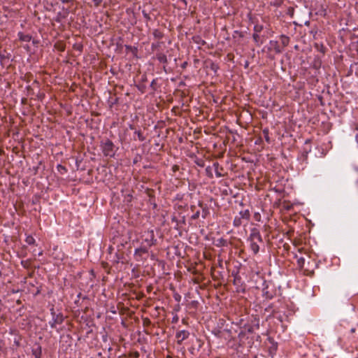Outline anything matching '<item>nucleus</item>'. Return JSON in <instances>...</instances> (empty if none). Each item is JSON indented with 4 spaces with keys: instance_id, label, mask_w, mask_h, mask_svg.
<instances>
[{
    "instance_id": "nucleus-48",
    "label": "nucleus",
    "mask_w": 358,
    "mask_h": 358,
    "mask_svg": "<svg viewBox=\"0 0 358 358\" xmlns=\"http://www.w3.org/2000/svg\"><path fill=\"white\" fill-rule=\"evenodd\" d=\"M173 320H178V318L173 317Z\"/></svg>"
},
{
    "instance_id": "nucleus-1",
    "label": "nucleus",
    "mask_w": 358,
    "mask_h": 358,
    "mask_svg": "<svg viewBox=\"0 0 358 358\" xmlns=\"http://www.w3.org/2000/svg\"><path fill=\"white\" fill-rule=\"evenodd\" d=\"M250 283V288L259 289L264 285V278L260 275V269L257 267L255 270H252L250 274V280H248Z\"/></svg>"
},
{
    "instance_id": "nucleus-23",
    "label": "nucleus",
    "mask_w": 358,
    "mask_h": 358,
    "mask_svg": "<svg viewBox=\"0 0 358 358\" xmlns=\"http://www.w3.org/2000/svg\"><path fill=\"white\" fill-rule=\"evenodd\" d=\"M171 222L173 223H175V227H174L176 229H178L180 222L178 221V220L177 219V217L176 216H172Z\"/></svg>"
},
{
    "instance_id": "nucleus-36",
    "label": "nucleus",
    "mask_w": 358,
    "mask_h": 358,
    "mask_svg": "<svg viewBox=\"0 0 358 358\" xmlns=\"http://www.w3.org/2000/svg\"><path fill=\"white\" fill-rule=\"evenodd\" d=\"M196 164L199 166H201L203 167L204 166V164H203V161H201V162H196Z\"/></svg>"
},
{
    "instance_id": "nucleus-13",
    "label": "nucleus",
    "mask_w": 358,
    "mask_h": 358,
    "mask_svg": "<svg viewBox=\"0 0 358 358\" xmlns=\"http://www.w3.org/2000/svg\"><path fill=\"white\" fill-rule=\"evenodd\" d=\"M192 40L194 43H196L199 46H202L206 44V41L203 40L199 36H193Z\"/></svg>"
},
{
    "instance_id": "nucleus-49",
    "label": "nucleus",
    "mask_w": 358,
    "mask_h": 358,
    "mask_svg": "<svg viewBox=\"0 0 358 358\" xmlns=\"http://www.w3.org/2000/svg\"><path fill=\"white\" fill-rule=\"evenodd\" d=\"M173 320H178V318L173 317Z\"/></svg>"
},
{
    "instance_id": "nucleus-46",
    "label": "nucleus",
    "mask_w": 358,
    "mask_h": 358,
    "mask_svg": "<svg viewBox=\"0 0 358 358\" xmlns=\"http://www.w3.org/2000/svg\"><path fill=\"white\" fill-rule=\"evenodd\" d=\"M355 329H351V332H355Z\"/></svg>"
},
{
    "instance_id": "nucleus-41",
    "label": "nucleus",
    "mask_w": 358,
    "mask_h": 358,
    "mask_svg": "<svg viewBox=\"0 0 358 358\" xmlns=\"http://www.w3.org/2000/svg\"><path fill=\"white\" fill-rule=\"evenodd\" d=\"M173 169L175 171V170H176V169H178V167H177V166H176V168H175V167H173Z\"/></svg>"
},
{
    "instance_id": "nucleus-51",
    "label": "nucleus",
    "mask_w": 358,
    "mask_h": 358,
    "mask_svg": "<svg viewBox=\"0 0 358 358\" xmlns=\"http://www.w3.org/2000/svg\"><path fill=\"white\" fill-rule=\"evenodd\" d=\"M24 48H27V50H29V46H27V47H24Z\"/></svg>"
},
{
    "instance_id": "nucleus-17",
    "label": "nucleus",
    "mask_w": 358,
    "mask_h": 358,
    "mask_svg": "<svg viewBox=\"0 0 358 358\" xmlns=\"http://www.w3.org/2000/svg\"><path fill=\"white\" fill-rule=\"evenodd\" d=\"M253 39L255 41V43H257V44L262 43V38L257 33L253 34Z\"/></svg>"
},
{
    "instance_id": "nucleus-7",
    "label": "nucleus",
    "mask_w": 358,
    "mask_h": 358,
    "mask_svg": "<svg viewBox=\"0 0 358 358\" xmlns=\"http://www.w3.org/2000/svg\"><path fill=\"white\" fill-rule=\"evenodd\" d=\"M150 248H147L145 245L141 244L140 247L137 248L134 250V257L136 260L139 261L143 259V255L148 254Z\"/></svg>"
},
{
    "instance_id": "nucleus-4",
    "label": "nucleus",
    "mask_w": 358,
    "mask_h": 358,
    "mask_svg": "<svg viewBox=\"0 0 358 358\" xmlns=\"http://www.w3.org/2000/svg\"><path fill=\"white\" fill-rule=\"evenodd\" d=\"M142 237L143 241L141 244L145 245L147 248H150L157 243V239L155 238L153 230L145 231Z\"/></svg>"
},
{
    "instance_id": "nucleus-2",
    "label": "nucleus",
    "mask_w": 358,
    "mask_h": 358,
    "mask_svg": "<svg viewBox=\"0 0 358 358\" xmlns=\"http://www.w3.org/2000/svg\"><path fill=\"white\" fill-rule=\"evenodd\" d=\"M250 241L251 250L254 254H257L259 250V243H262L261 235L257 229H252L251 230Z\"/></svg>"
},
{
    "instance_id": "nucleus-40",
    "label": "nucleus",
    "mask_w": 358,
    "mask_h": 358,
    "mask_svg": "<svg viewBox=\"0 0 358 358\" xmlns=\"http://www.w3.org/2000/svg\"><path fill=\"white\" fill-rule=\"evenodd\" d=\"M181 222L185 223V217H182V220H181Z\"/></svg>"
},
{
    "instance_id": "nucleus-28",
    "label": "nucleus",
    "mask_w": 358,
    "mask_h": 358,
    "mask_svg": "<svg viewBox=\"0 0 358 358\" xmlns=\"http://www.w3.org/2000/svg\"><path fill=\"white\" fill-rule=\"evenodd\" d=\"M200 212L198 210L194 214H193L191 217L192 220H196L199 217Z\"/></svg>"
},
{
    "instance_id": "nucleus-52",
    "label": "nucleus",
    "mask_w": 358,
    "mask_h": 358,
    "mask_svg": "<svg viewBox=\"0 0 358 358\" xmlns=\"http://www.w3.org/2000/svg\"><path fill=\"white\" fill-rule=\"evenodd\" d=\"M1 275V272L0 271V275Z\"/></svg>"
},
{
    "instance_id": "nucleus-27",
    "label": "nucleus",
    "mask_w": 358,
    "mask_h": 358,
    "mask_svg": "<svg viewBox=\"0 0 358 358\" xmlns=\"http://www.w3.org/2000/svg\"><path fill=\"white\" fill-rule=\"evenodd\" d=\"M264 138L266 141V142L269 143L270 138H269L268 132L267 130H264Z\"/></svg>"
},
{
    "instance_id": "nucleus-31",
    "label": "nucleus",
    "mask_w": 358,
    "mask_h": 358,
    "mask_svg": "<svg viewBox=\"0 0 358 358\" xmlns=\"http://www.w3.org/2000/svg\"><path fill=\"white\" fill-rule=\"evenodd\" d=\"M208 214V210L207 208H203L202 212V217L206 218L207 215Z\"/></svg>"
},
{
    "instance_id": "nucleus-29",
    "label": "nucleus",
    "mask_w": 358,
    "mask_h": 358,
    "mask_svg": "<svg viewBox=\"0 0 358 358\" xmlns=\"http://www.w3.org/2000/svg\"><path fill=\"white\" fill-rule=\"evenodd\" d=\"M94 6L99 7L102 3V0H92Z\"/></svg>"
},
{
    "instance_id": "nucleus-8",
    "label": "nucleus",
    "mask_w": 358,
    "mask_h": 358,
    "mask_svg": "<svg viewBox=\"0 0 358 358\" xmlns=\"http://www.w3.org/2000/svg\"><path fill=\"white\" fill-rule=\"evenodd\" d=\"M189 336V332L186 330H181L176 333V337L177 338V343L181 344L183 341L187 339Z\"/></svg>"
},
{
    "instance_id": "nucleus-38",
    "label": "nucleus",
    "mask_w": 358,
    "mask_h": 358,
    "mask_svg": "<svg viewBox=\"0 0 358 358\" xmlns=\"http://www.w3.org/2000/svg\"><path fill=\"white\" fill-rule=\"evenodd\" d=\"M138 90L141 91V92H144V87H138Z\"/></svg>"
},
{
    "instance_id": "nucleus-53",
    "label": "nucleus",
    "mask_w": 358,
    "mask_h": 358,
    "mask_svg": "<svg viewBox=\"0 0 358 358\" xmlns=\"http://www.w3.org/2000/svg\"><path fill=\"white\" fill-rule=\"evenodd\" d=\"M255 358H257V357H255Z\"/></svg>"
},
{
    "instance_id": "nucleus-43",
    "label": "nucleus",
    "mask_w": 358,
    "mask_h": 358,
    "mask_svg": "<svg viewBox=\"0 0 358 358\" xmlns=\"http://www.w3.org/2000/svg\"><path fill=\"white\" fill-rule=\"evenodd\" d=\"M173 169L175 171V170H176V169H178V167H177V166H176V168H175V167H173Z\"/></svg>"
},
{
    "instance_id": "nucleus-16",
    "label": "nucleus",
    "mask_w": 358,
    "mask_h": 358,
    "mask_svg": "<svg viewBox=\"0 0 358 358\" xmlns=\"http://www.w3.org/2000/svg\"><path fill=\"white\" fill-rule=\"evenodd\" d=\"M25 242L28 245H34L35 243V239L32 236L29 235L26 237Z\"/></svg>"
},
{
    "instance_id": "nucleus-34",
    "label": "nucleus",
    "mask_w": 358,
    "mask_h": 358,
    "mask_svg": "<svg viewBox=\"0 0 358 358\" xmlns=\"http://www.w3.org/2000/svg\"><path fill=\"white\" fill-rule=\"evenodd\" d=\"M21 264L23 267L27 268L28 267V262L27 261H22Z\"/></svg>"
},
{
    "instance_id": "nucleus-32",
    "label": "nucleus",
    "mask_w": 358,
    "mask_h": 358,
    "mask_svg": "<svg viewBox=\"0 0 358 358\" xmlns=\"http://www.w3.org/2000/svg\"><path fill=\"white\" fill-rule=\"evenodd\" d=\"M57 169H58V171H61L62 170V171H65V172L66 171V167H65V166H62V165H61V164H59V165L57 166Z\"/></svg>"
},
{
    "instance_id": "nucleus-15",
    "label": "nucleus",
    "mask_w": 358,
    "mask_h": 358,
    "mask_svg": "<svg viewBox=\"0 0 358 358\" xmlns=\"http://www.w3.org/2000/svg\"><path fill=\"white\" fill-rule=\"evenodd\" d=\"M163 44V42L157 41L156 43H152L151 45V49L152 51L158 50L161 45Z\"/></svg>"
},
{
    "instance_id": "nucleus-26",
    "label": "nucleus",
    "mask_w": 358,
    "mask_h": 358,
    "mask_svg": "<svg viewBox=\"0 0 358 358\" xmlns=\"http://www.w3.org/2000/svg\"><path fill=\"white\" fill-rule=\"evenodd\" d=\"M156 84H157V79H153L150 83V87L152 89L153 91L157 90Z\"/></svg>"
},
{
    "instance_id": "nucleus-14",
    "label": "nucleus",
    "mask_w": 358,
    "mask_h": 358,
    "mask_svg": "<svg viewBox=\"0 0 358 358\" xmlns=\"http://www.w3.org/2000/svg\"><path fill=\"white\" fill-rule=\"evenodd\" d=\"M152 35L156 39H161L164 37L163 32L157 29L153 30Z\"/></svg>"
},
{
    "instance_id": "nucleus-18",
    "label": "nucleus",
    "mask_w": 358,
    "mask_h": 358,
    "mask_svg": "<svg viewBox=\"0 0 358 358\" xmlns=\"http://www.w3.org/2000/svg\"><path fill=\"white\" fill-rule=\"evenodd\" d=\"M289 37L282 35L281 36V42L284 46H287L289 44Z\"/></svg>"
},
{
    "instance_id": "nucleus-39",
    "label": "nucleus",
    "mask_w": 358,
    "mask_h": 358,
    "mask_svg": "<svg viewBox=\"0 0 358 358\" xmlns=\"http://www.w3.org/2000/svg\"><path fill=\"white\" fill-rule=\"evenodd\" d=\"M32 43H33L34 44H36V43H37V41H36L35 40H33V41H32Z\"/></svg>"
},
{
    "instance_id": "nucleus-33",
    "label": "nucleus",
    "mask_w": 358,
    "mask_h": 358,
    "mask_svg": "<svg viewBox=\"0 0 358 358\" xmlns=\"http://www.w3.org/2000/svg\"><path fill=\"white\" fill-rule=\"evenodd\" d=\"M178 2H182L184 5V8H187V2L186 0H177Z\"/></svg>"
},
{
    "instance_id": "nucleus-21",
    "label": "nucleus",
    "mask_w": 358,
    "mask_h": 358,
    "mask_svg": "<svg viewBox=\"0 0 358 358\" xmlns=\"http://www.w3.org/2000/svg\"><path fill=\"white\" fill-rule=\"evenodd\" d=\"M33 355H34L35 358H41V349L39 347L37 350H34L33 351Z\"/></svg>"
},
{
    "instance_id": "nucleus-44",
    "label": "nucleus",
    "mask_w": 358,
    "mask_h": 358,
    "mask_svg": "<svg viewBox=\"0 0 358 358\" xmlns=\"http://www.w3.org/2000/svg\"><path fill=\"white\" fill-rule=\"evenodd\" d=\"M64 3H66V2H68V0H63L62 1Z\"/></svg>"
},
{
    "instance_id": "nucleus-30",
    "label": "nucleus",
    "mask_w": 358,
    "mask_h": 358,
    "mask_svg": "<svg viewBox=\"0 0 358 358\" xmlns=\"http://www.w3.org/2000/svg\"><path fill=\"white\" fill-rule=\"evenodd\" d=\"M206 171L207 172L209 177L213 178V174L211 173V168L210 166H208L206 169Z\"/></svg>"
},
{
    "instance_id": "nucleus-10",
    "label": "nucleus",
    "mask_w": 358,
    "mask_h": 358,
    "mask_svg": "<svg viewBox=\"0 0 358 358\" xmlns=\"http://www.w3.org/2000/svg\"><path fill=\"white\" fill-rule=\"evenodd\" d=\"M213 169H214V171L215 173V176L217 178H220V177L223 176V173H222L223 169H222V167H221L220 166L218 162H214L213 164Z\"/></svg>"
},
{
    "instance_id": "nucleus-50",
    "label": "nucleus",
    "mask_w": 358,
    "mask_h": 358,
    "mask_svg": "<svg viewBox=\"0 0 358 358\" xmlns=\"http://www.w3.org/2000/svg\"><path fill=\"white\" fill-rule=\"evenodd\" d=\"M17 303H20V300H17Z\"/></svg>"
},
{
    "instance_id": "nucleus-19",
    "label": "nucleus",
    "mask_w": 358,
    "mask_h": 358,
    "mask_svg": "<svg viewBox=\"0 0 358 358\" xmlns=\"http://www.w3.org/2000/svg\"><path fill=\"white\" fill-rule=\"evenodd\" d=\"M304 264H305V259L303 257H301L297 259V264L301 268H302L303 267Z\"/></svg>"
},
{
    "instance_id": "nucleus-6",
    "label": "nucleus",
    "mask_w": 358,
    "mask_h": 358,
    "mask_svg": "<svg viewBox=\"0 0 358 358\" xmlns=\"http://www.w3.org/2000/svg\"><path fill=\"white\" fill-rule=\"evenodd\" d=\"M234 285L237 292L244 293L245 292L246 285L238 274H236L234 277Z\"/></svg>"
},
{
    "instance_id": "nucleus-47",
    "label": "nucleus",
    "mask_w": 358,
    "mask_h": 358,
    "mask_svg": "<svg viewBox=\"0 0 358 358\" xmlns=\"http://www.w3.org/2000/svg\"><path fill=\"white\" fill-rule=\"evenodd\" d=\"M173 320H178V318L173 317Z\"/></svg>"
},
{
    "instance_id": "nucleus-25",
    "label": "nucleus",
    "mask_w": 358,
    "mask_h": 358,
    "mask_svg": "<svg viewBox=\"0 0 358 358\" xmlns=\"http://www.w3.org/2000/svg\"><path fill=\"white\" fill-rule=\"evenodd\" d=\"M142 14H143V17H144L147 21H150V20H151L150 15H149L148 13H146V11H145V10H143L142 11Z\"/></svg>"
},
{
    "instance_id": "nucleus-3",
    "label": "nucleus",
    "mask_w": 358,
    "mask_h": 358,
    "mask_svg": "<svg viewBox=\"0 0 358 358\" xmlns=\"http://www.w3.org/2000/svg\"><path fill=\"white\" fill-rule=\"evenodd\" d=\"M101 148L104 156L110 157L115 156V145L110 140L106 139L104 141H101Z\"/></svg>"
},
{
    "instance_id": "nucleus-12",
    "label": "nucleus",
    "mask_w": 358,
    "mask_h": 358,
    "mask_svg": "<svg viewBox=\"0 0 358 358\" xmlns=\"http://www.w3.org/2000/svg\"><path fill=\"white\" fill-rule=\"evenodd\" d=\"M156 58L160 63L164 64H166L168 63L166 55L162 52H157Z\"/></svg>"
},
{
    "instance_id": "nucleus-35",
    "label": "nucleus",
    "mask_w": 358,
    "mask_h": 358,
    "mask_svg": "<svg viewBox=\"0 0 358 358\" xmlns=\"http://www.w3.org/2000/svg\"><path fill=\"white\" fill-rule=\"evenodd\" d=\"M174 299H176V301H180L181 296H180V295L176 294L174 295Z\"/></svg>"
},
{
    "instance_id": "nucleus-24",
    "label": "nucleus",
    "mask_w": 358,
    "mask_h": 358,
    "mask_svg": "<svg viewBox=\"0 0 358 358\" xmlns=\"http://www.w3.org/2000/svg\"><path fill=\"white\" fill-rule=\"evenodd\" d=\"M210 68L212 71H213L215 73H216L217 69H219V66L217 64L213 62V63H211Z\"/></svg>"
},
{
    "instance_id": "nucleus-45",
    "label": "nucleus",
    "mask_w": 358,
    "mask_h": 358,
    "mask_svg": "<svg viewBox=\"0 0 358 358\" xmlns=\"http://www.w3.org/2000/svg\"><path fill=\"white\" fill-rule=\"evenodd\" d=\"M252 329H253V327H252ZM252 329H248V331H252Z\"/></svg>"
},
{
    "instance_id": "nucleus-22",
    "label": "nucleus",
    "mask_w": 358,
    "mask_h": 358,
    "mask_svg": "<svg viewBox=\"0 0 358 358\" xmlns=\"http://www.w3.org/2000/svg\"><path fill=\"white\" fill-rule=\"evenodd\" d=\"M263 29V26L261 24H256L254 27V33H260L262 30Z\"/></svg>"
},
{
    "instance_id": "nucleus-9",
    "label": "nucleus",
    "mask_w": 358,
    "mask_h": 358,
    "mask_svg": "<svg viewBox=\"0 0 358 358\" xmlns=\"http://www.w3.org/2000/svg\"><path fill=\"white\" fill-rule=\"evenodd\" d=\"M240 216H236L234 220V225L239 227L242 224V220L246 218V210H241L239 213Z\"/></svg>"
},
{
    "instance_id": "nucleus-5",
    "label": "nucleus",
    "mask_w": 358,
    "mask_h": 358,
    "mask_svg": "<svg viewBox=\"0 0 358 358\" xmlns=\"http://www.w3.org/2000/svg\"><path fill=\"white\" fill-rule=\"evenodd\" d=\"M50 313L52 320L49 322V324L51 328L54 329L57 324H61L64 322V317L62 313L56 314L54 308L50 309Z\"/></svg>"
},
{
    "instance_id": "nucleus-11",
    "label": "nucleus",
    "mask_w": 358,
    "mask_h": 358,
    "mask_svg": "<svg viewBox=\"0 0 358 358\" xmlns=\"http://www.w3.org/2000/svg\"><path fill=\"white\" fill-rule=\"evenodd\" d=\"M18 38L22 42H29L32 39V36L29 34H25L22 31L17 33Z\"/></svg>"
},
{
    "instance_id": "nucleus-42",
    "label": "nucleus",
    "mask_w": 358,
    "mask_h": 358,
    "mask_svg": "<svg viewBox=\"0 0 358 358\" xmlns=\"http://www.w3.org/2000/svg\"><path fill=\"white\" fill-rule=\"evenodd\" d=\"M173 169L175 171V170H176V169H178V167H177V166H176V168H175V167H173Z\"/></svg>"
},
{
    "instance_id": "nucleus-37",
    "label": "nucleus",
    "mask_w": 358,
    "mask_h": 358,
    "mask_svg": "<svg viewBox=\"0 0 358 358\" xmlns=\"http://www.w3.org/2000/svg\"><path fill=\"white\" fill-rule=\"evenodd\" d=\"M255 322H256V323H255V328H256V329H258V328H259V320H257L256 318L255 319Z\"/></svg>"
},
{
    "instance_id": "nucleus-20",
    "label": "nucleus",
    "mask_w": 358,
    "mask_h": 358,
    "mask_svg": "<svg viewBox=\"0 0 358 358\" xmlns=\"http://www.w3.org/2000/svg\"><path fill=\"white\" fill-rule=\"evenodd\" d=\"M135 134L137 135L138 136V138L140 141H144L145 138V136L143 135L142 132L141 131H136L134 132Z\"/></svg>"
}]
</instances>
